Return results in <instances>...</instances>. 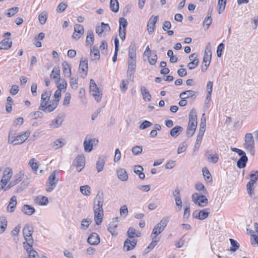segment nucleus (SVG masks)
<instances>
[{"label": "nucleus", "instance_id": "nucleus-1", "mask_svg": "<svg viewBox=\"0 0 258 258\" xmlns=\"http://www.w3.org/2000/svg\"><path fill=\"white\" fill-rule=\"evenodd\" d=\"M243 146L247 152L249 153L251 155H254L255 153L254 142L252 134H245Z\"/></svg>", "mask_w": 258, "mask_h": 258}, {"label": "nucleus", "instance_id": "nucleus-2", "mask_svg": "<svg viewBox=\"0 0 258 258\" xmlns=\"http://www.w3.org/2000/svg\"><path fill=\"white\" fill-rule=\"evenodd\" d=\"M90 93L97 102H100L102 97V92L99 90L93 79H91L90 81Z\"/></svg>", "mask_w": 258, "mask_h": 258}, {"label": "nucleus", "instance_id": "nucleus-3", "mask_svg": "<svg viewBox=\"0 0 258 258\" xmlns=\"http://www.w3.org/2000/svg\"><path fill=\"white\" fill-rule=\"evenodd\" d=\"M231 150L232 151L237 153L240 156V159L237 162V166L239 168H244L248 161V158L246 153L243 150L236 148H231Z\"/></svg>", "mask_w": 258, "mask_h": 258}, {"label": "nucleus", "instance_id": "nucleus-4", "mask_svg": "<svg viewBox=\"0 0 258 258\" xmlns=\"http://www.w3.org/2000/svg\"><path fill=\"white\" fill-rule=\"evenodd\" d=\"M169 221V218L167 217H164L162 218L159 223L157 224L154 227L151 236L152 234L155 235L154 236H157L160 234L162 231H164L166 228L167 224Z\"/></svg>", "mask_w": 258, "mask_h": 258}, {"label": "nucleus", "instance_id": "nucleus-5", "mask_svg": "<svg viewBox=\"0 0 258 258\" xmlns=\"http://www.w3.org/2000/svg\"><path fill=\"white\" fill-rule=\"evenodd\" d=\"M57 174L58 172L54 170L49 175L47 180L48 187L46 189L47 192H51L56 187L58 181V179L56 177Z\"/></svg>", "mask_w": 258, "mask_h": 258}, {"label": "nucleus", "instance_id": "nucleus-6", "mask_svg": "<svg viewBox=\"0 0 258 258\" xmlns=\"http://www.w3.org/2000/svg\"><path fill=\"white\" fill-rule=\"evenodd\" d=\"M104 195L102 191H99L93 202V210H103Z\"/></svg>", "mask_w": 258, "mask_h": 258}, {"label": "nucleus", "instance_id": "nucleus-7", "mask_svg": "<svg viewBox=\"0 0 258 258\" xmlns=\"http://www.w3.org/2000/svg\"><path fill=\"white\" fill-rule=\"evenodd\" d=\"M144 58L147 60L150 64H155L157 60V56L155 52L152 51L149 46H147L144 52Z\"/></svg>", "mask_w": 258, "mask_h": 258}, {"label": "nucleus", "instance_id": "nucleus-8", "mask_svg": "<svg viewBox=\"0 0 258 258\" xmlns=\"http://www.w3.org/2000/svg\"><path fill=\"white\" fill-rule=\"evenodd\" d=\"M30 132L26 131L24 134L18 135L13 139H9L8 142L14 145H20L24 143L29 137Z\"/></svg>", "mask_w": 258, "mask_h": 258}, {"label": "nucleus", "instance_id": "nucleus-9", "mask_svg": "<svg viewBox=\"0 0 258 258\" xmlns=\"http://www.w3.org/2000/svg\"><path fill=\"white\" fill-rule=\"evenodd\" d=\"M192 199L195 204L200 207H205L208 203V200L205 195H200L198 193L192 195Z\"/></svg>", "mask_w": 258, "mask_h": 258}, {"label": "nucleus", "instance_id": "nucleus-10", "mask_svg": "<svg viewBox=\"0 0 258 258\" xmlns=\"http://www.w3.org/2000/svg\"><path fill=\"white\" fill-rule=\"evenodd\" d=\"M98 140L95 138L90 139L86 137L84 141L83 145L84 151L86 152H90L93 149V145H97Z\"/></svg>", "mask_w": 258, "mask_h": 258}, {"label": "nucleus", "instance_id": "nucleus-11", "mask_svg": "<svg viewBox=\"0 0 258 258\" xmlns=\"http://www.w3.org/2000/svg\"><path fill=\"white\" fill-rule=\"evenodd\" d=\"M64 115L63 114H59L53 119H52L49 124L50 128H56L60 127L64 121Z\"/></svg>", "mask_w": 258, "mask_h": 258}, {"label": "nucleus", "instance_id": "nucleus-12", "mask_svg": "<svg viewBox=\"0 0 258 258\" xmlns=\"http://www.w3.org/2000/svg\"><path fill=\"white\" fill-rule=\"evenodd\" d=\"M74 32L72 35V38L77 40H79L84 33V27L80 24H75L74 26Z\"/></svg>", "mask_w": 258, "mask_h": 258}, {"label": "nucleus", "instance_id": "nucleus-13", "mask_svg": "<svg viewBox=\"0 0 258 258\" xmlns=\"http://www.w3.org/2000/svg\"><path fill=\"white\" fill-rule=\"evenodd\" d=\"M159 19L158 16H151L147 23V30L149 34H152L156 28V23Z\"/></svg>", "mask_w": 258, "mask_h": 258}, {"label": "nucleus", "instance_id": "nucleus-14", "mask_svg": "<svg viewBox=\"0 0 258 258\" xmlns=\"http://www.w3.org/2000/svg\"><path fill=\"white\" fill-rule=\"evenodd\" d=\"M209 214L210 209L206 208L202 210L195 211L192 214V216L196 219L204 220L208 217Z\"/></svg>", "mask_w": 258, "mask_h": 258}, {"label": "nucleus", "instance_id": "nucleus-15", "mask_svg": "<svg viewBox=\"0 0 258 258\" xmlns=\"http://www.w3.org/2000/svg\"><path fill=\"white\" fill-rule=\"evenodd\" d=\"M118 218H113L112 222L110 223L108 226V230L113 236H116L118 234L117 227L118 226Z\"/></svg>", "mask_w": 258, "mask_h": 258}, {"label": "nucleus", "instance_id": "nucleus-16", "mask_svg": "<svg viewBox=\"0 0 258 258\" xmlns=\"http://www.w3.org/2000/svg\"><path fill=\"white\" fill-rule=\"evenodd\" d=\"M13 175V170L11 168L7 167L4 171L1 182H4L6 185L9 183Z\"/></svg>", "mask_w": 258, "mask_h": 258}, {"label": "nucleus", "instance_id": "nucleus-17", "mask_svg": "<svg viewBox=\"0 0 258 258\" xmlns=\"http://www.w3.org/2000/svg\"><path fill=\"white\" fill-rule=\"evenodd\" d=\"M212 58V50L211 47L209 44L205 48L204 55L203 57V63L205 64H210Z\"/></svg>", "mask_w": 258, "mask_h": 258}, {"label": "nucleus", "instance_id": "nucleus-18", "mask_svg": "<svg viewBox=\"0 0 258 258\" xmlns=\"http://www.w3.org/2000/svg\"><path fill=\"white\" fill-rule=\"evenodd\" d=\"M76 164V168L78 172H80L84 167L85 165V158L84 155L78 156L75 161Z\"/></svg>", "mask_w": 258, "mask_h": 258}, {"label": "nucleus", "instance_id": "nucleus-19", "mask_svg": "<svg viewBox=\"0 0 258 258\" xmlns=\"http://www.w3.org/2000/svg\"><path fill=\"white\" fill-rule=\"evenodd\" d=\"M95 31L98 35H101L103 32H109L110 31V27L108 24H105L102 22L100 26L96 27Z\"/></svg>", "mask_w": 258, "mask_h": 258}, {"label": "nucleus", "instance_id": "nucleus-20", "mask_svg": "<svg viewBox=\"0 0 258 258\" xmlns=\"http://www.w3.org/2000/svg\"><path fill=\"white\" fill-rule=\"evenodd\" d=\"M137 243V240L135 239H134L132 240L126 239L124 242L123 247L124 250L128 251L133 249L135 247Z\"/></svg>", "mask_w": 258, "mask_h": 258}, {"label": "nucleus", "instance_id": "nucleus-21", "mask_svg": "<svg viewBox=\"0 0 258 258\" xmlns=\"http://www.w3.org/2000/svg\"><path fill=\"white\" fill-rule=\"evenodd\" d=\"M197 126V122L190 121H188L186 134L188 138L192 137L195 132Z\"/></svg>", "mask_w": 258, "mask_h": 258}, {"label": "nucleus", "instance_id": "nucleus-22", "mask_svg": "<svg viewBox=\"0 0 258 258\" xmlns=\"http://www.w3.org/2000/svg\"><path fill=\"white\" fill-rule=\"evenodd\" d=\"M87 242L91 245H97L100 242V237L98 234L93 232L90 234Z\"/></svg>", "mask_w": 258, "mask_h": 258}, {"label": "nucleus", "instance_id": "nucleus-23", "mask_svg": "<svg viewBox=\"0 0 258 258\" xmlns=\"http://www.w3.org/2000/svg\"><path fill=\"white\" fill-rule=\"evenodd\" d=\"M17 204V202L16 196H12L10 199L9 205L7 207V211L10 213H13L15 210Z\"/></svg>", "mask_w": 258, "mask_h": 258}, {"label": "nucleus", "instance_id": "nucleus-24", "mask_svg": "<svg viewBox=\"0 0 258 258\" xmlns=\"http://www.w3.org/2000/svg\"><path fill=\"white\" fill-rule=\"evenodd\" d=\"M50 95L51 93L50 92L45 91L43 92L41 95V101L39 108H43L44 107V105H47L49 100Z\"/></svg>", "mask_w": 258, "mask_h": 258}, {"label": "nucleus", "instance_id": "nucleus-25", "mask_svg": "<svg viewBox=\"0 0 258 258\" xmlns=\"http://www.w3.org/2000/svg\"><path fill=\"white\" fill-rule=\"evenodd\" d=\"M116 174L118 179L122 181H125L128 179L127 172L123 168H120L117 169Z\"/></svg>", "mask_w": 258, "mask_h": 258}, {"label": "nucleus", "instance_id": "nucleus-26", "mask_svg": "<svg viewBox=\"0 0 258 258\" xmlns=\"http://www.w3.org/2000/svg\"><path fill=\"white\" fill-rule=\"evenodd\" d=\"M12 41L9 38H5L0 42V49L8 50L12 47Z\"/></svg>", "mask_w": 258, "mask_h": 258}, {"label": "nucleus", "instance_id": "nucleus-27", "mask_svg": "<svg viewBox=\"0 0 258 258\" xmlns=\"http://www.w3.org/2000/svg\"><path fill=\"white\" fill-rule=\"evenodd\" d=\"M257 176H256L254 179H250V180L247 183L246 188L247 192L249 195L251 197L253 194V184L258 179V172H256Z\"/></svg>", "mask_w": 258, "mask_h": 258}, {"label": "nucleus", "instance_id": "nucleus-28", "mask_svg": "<svg viewBox=\"0 0 258 258\" xmlns=\"http://www.w3.org/2000/svg\"><path fill=\"white\" fill-rule=\"evenodd\" d=\"M94 212V220L97 225H100L103 217V210H93Z\"/></svg>", "mask_w": 258, "mask_h": 258}, {"label": "nucleus", "instance_id": "nucleus-29", "mask_svg": "<svg viewBox=\"0 0 258 258\" xmlns=\"http://www.w3.org/2000/svg\"><path fill=\"white\" fill-rule=\"evenodd\" d=\"M205 155L207 158V161L213 164L218 162L219 159V155L217 154L212 155L210 152H207Z\"/></svg>", "mask_w": 258, "mask_h": 258}, {"label": "nucleus", "instance_id": "nucleus-30", "mask_svg": "<svg viewBox=\"0 0 258 258\" xmlns=\"http://www.w3.org/2000/svg\"><path fill=\"white\" fill-rule=\"evenodd\" d=\"M22 211L26 215L31 216L33 215L35 212L34 208L29 205H24L22 208Z\"/></svg>", "mask_w": 258, "mask_h": 258}, {"label": "nucleus", "instance_id": "nucleus-31", "mask_svg": "<svg viewBox=\"0 0 258 258\" xmlns=\"http://www.w3.org/2000/svg\"><path fill=\"white\" fill-rule=\"evenodd\" d=\"M140 90L143 99L146 101H150L151 100V95L147 88L145 86H142Z\"/></svg>", "mask_w": 258, "mask_h": 258}, {"label": "nucleus", "instance_id": "nucleus-32", "mask_svg": "<svg viewBox=\"0 0 258 258\" xmlns=\"http://www.w3.org/2000/svg\"><path fill=\"white\" fill-rule=\"evenodd\" d=\"M183 128L180 126H175L170 132V135L174 138H177L183 131Z\"/></svg>", "mask_w": 258, "mask_h": 258}, {"label": "nucleus", "instance_id": "nucleus-33", "mask_svg": "<svg viewBox=\"0 0 258 258\" xmlns=\"http://www.w3.org/2000/svg\"><path fill=\"white\" fill-rule=\"evenodd\" d=\"M8 221L5 216L0 217V234L5 232L7 227Z\"/></svg>", "mask_w": 258, "mask_h": 258}, {"label": "nucleus", "instance_id": "nucleus-34", "mask_svg": "<svg viewBox=\"0 0 258 258\" xmlns=\"http://www.w3.org/2000/svg\"><path fill=\"white\" fill-rule=\"evenodd\" d=\"M33 232V229L32 226L29 224H26L23 228V234L24 237L29 236L32 235Z\"/></svg>", "mask_w": 258, "mask_h": 258}, {"label": "nucleus", "instance_id": "nucleus-35", "mask_svg": "<svg viewBox=\"0 0 258 258\" xmlns=\"http://www.w3.org/2000/svg\"><path fill=\"white\" fill-rule=\"evenodd\" d=\"M127 235L130 238H134L135 237H140L141 235V233L139 231H137L136 230L133 228L130 227L127 231Z\"/></svg>", "mask_w": 258, "mask_h": 258}, {"label": "nucleus", "instance_id": "nucleus-36", "mask_svg": "<svg viewBox=\"0 0 258 258\" xmlns=\"http://www.w3.org/2000/svg\"><path fill=\"white\" fill-rule=\"evenodd\" d=\"M94 42V36L92 31H89L88 32L86 39V43L87 45L89 46H92Z\"/></svg>", "mask_w": 258, "mask_h": 258}, {"label": "nucleus", "instance_id": "nucleus-37", "mask_svg": "<svg viewBox=\"0 0 258 258\" xmlns=\"http://www.w3.org/2000/svg\"><path fill=\"white\" fill-rule=\"evenodd\" d=\"M195 95V92L192 90H186L182 92L179 94V97L181 99H186L192 97Z\"/></svg>", "mask_w": 258, "mask_h": 258}, {"label": "nucleus", "instance_id": "nucleus-38", "mask_svg": "<svg viewBox=\"0 0 258 258\" xmlns=\"http://www.w3.org/2000/svg\"><path fill=\"white\" fill-rule=\"evenodd\" d=\"M35 202L39 205L44 206L48 203V200L46 197L40 196L35 199Z\"/></svg>", "mask_w": 258, "mask_h": 258}, {"label": "nucleus", "instance_id": "nucleus-39", "mask_svg": "<svg viewBox=\"0 0 258 258\" xmlns=\"http://www.w3.org/2000/svg\"><path fill=\"white\" fill-rule=\"evenodd\" d=\"M66 143V140L63 138L56 139L53 142V147L55 149H58L62 147Z\"/></svg>", "mask_w": 258, "mask_h": 258}, {"label": "nucleus", "instance_id": "nucleus-40", "mask_svg": "<svg viewBox=\"0 0 258 258\" xmlns=\"http://www.w3.org/2000/svg\"><path fill=\"white\" fill-rule=\"evenodd\" d=\"M25 240V242H23L24 248L26 247H30L32 248L33 244V239L32 237V235L29 236L24 237Z\"/></svg>", "mask_w": 258, "mask_h": 258}, {"label": "nucleus", "instance_id": "nucleus-41", "mask_svg": "<svg viewBox=\"0 0 258 258\" xmlns=\"http://www.w3.org/2000/svg\"><path fill=\"white\" fill-rule=\"evenodd\" d=\"M51 79L55 80L56 81L58 82L60 79V71L59 69L57 67H54L50 75Z\"/></svg>", "mask_w": 258, "mask_h": 258}, {"label": "nucleus", "instance_id": "nucleus-42", "mask_svg": "<svg viewBox=\"0 0 258 258\" xmlns=\"http://www.w3.org/2000/svg\"><path fill=\"white\" fill-rule=\"evenodd\" d=\"M105 160L103 158H99L97 161L96 165V168L97 172L99 173L102 171L104 167Z\"/></svg>", "mask_w": 258, "mask_h": 258}, {"label": "nucleus", "instance_id": "nucleus-43", "mask_svg": "<svg viewBox=\"0 0 258 258\" xmlns=\"http://www.w3.org/2000/svg\"><path fill=\"white\" fill-rule=\"evenodd\" d=\"M158 241L159 240L157 239V237H156V236H154L152 238V242L145 249L146 253L149 252L152 249H153V248L157 244Z\"/></svg>", "mask_w": 258, "mask_h": 258}, {"label": "nucleus", "instance_id": "nucleus-44", "mask_svg": "<svg viewBox=\"0 0 258 258\" xmlns=\"http://www.w3.org/2000/svg\"><path fill=\"white\" fill-rule=\"evenodd\" d=\"M90 58L92 60H98L100 58V53L98 50L93 48L91 49Z\"/></svg>", "mask_w": 258, "mask_h": 258}, {"label": "nucleus", "instance_id": "nucleus-45", "mask_svg": "<svg viewBox=\"0 0 258 258\" xmlns=\"http://www.w3.org/2000/svg\"><path fill=\"white\" fill-rule=\"evenodd\" d=\"M110 8L113 12H117L119 10V4L117 0H110Z\"/></svg>", "mask_w": 258, "mask_h": 258}, {"label": "nucleus", "instance_id": "nucleus-46", "mask_svg": "<svg viewBox=\"0 0 258 258\" xmlns=\"http://www.w3.org/2000/svg\"><path fill=\"white\" fill-rule=\"evenodd\" d=\"M136 70V66H128V70L127 71V78L131 80H133L134 79V74Z\"/></svg>", "mask_w": 258, "mask_h": 258}, {"label": "nucleus", "instance_id": "nucleus-47", "mask_svg": "<svg viewBox=\"0 0 258 258\" xmlns=\"http://www.w3.org/2000/svg\"><path fill=\"white\" fill-rule=\"evenodd\" d=\"M199 55L197 53H192L189 56V59L190 62L188 64H198L199 62Z\"/></svg>", "mask_w": 258, "mask_h": 258}, {"label": "nucleus", "instance_id": "nucleus-48", "mask_svg": "<svg viewBox=\"0 0 258 258\" xmlns=\"http://www.w3.org/2000/svg\"><path fill=\"white\" fill-rule=\"evenodd\" d=\"M203 174L204 176L205 179L207 182L212 181V176L210 173V171L206 167L203 169Z\"/></svg>", "mask_w": 258, "mask_h": 258}, {"label": "nucleus", "instance_id": "nucleus-49", "mask_svg": "<svg viewBox=\"0 0 258 258\" xmlns=\"http://www.w3.org/2000/svg\"><path fill=\"white\" fill-rule=\"evenodd\" d=\"M227 0H218V13L221 14L224 12Z\"/></svg>", "mask_w": 258, "mask_h": 258}, {"label": "nucleus", "instance_id": "nucleus-50", "mask_svg": "<svg viewBox=\"0 0 258 258\" xmlns=\"http://www.w3.org/2000/svg\"><path fill=\"white\" fill-rule=\"evenodd\" d=\"M47 19V14L46 12H43L38 15V20L41 25L44 24Z\"/></svg>", "mask_w": 258, "mask_h": 258}, {"label": "nucleus", "instance_id": "nucleus-51", "mask_svg": "<svg viewBox=\"0 0 258 258\" xmlns=\"http://www.w3.org/2000/svg\"><path fill=\"white\" fill-rule=\"evenodd\" d=\"M88 66H79V72L81 75V77L83 78H85L87 75L88 70Z\"/></svg>", "mask_w": 258, "mask_h": 258}, {"label": "nucleus", "instance_id": "nucleus-52", "mask_svg": "<svg viewBox=\"0 0 258 258\" xmlns=\"http://www.w3.org/2000/svg\"><path fill=\"white\" fill-rule=\"evenodd\" d=\"M28 253L29 254V256L31 258H34L36 256H38V253L33 248V247L32 248L26 247L24 248Z\"/></svg>", "mask_w": 258, "mask_h": 258}, {"label": "nucleus", "instance_id": "nucleus-53", "mask_svg": "<svg viewBox=\"0 0 258 258\" xmlns=\"http://www.w3.org/2000/svg\"><path fill=\"white\" fill-rule=\"evenodd\" d=\"M196 188L199 191L201 192L202 195H206L208 194V191L204 185L201 183H198L196 185Z\"/></svg>", "mask_w": 258, "mask_h": 258}, {"label": "nucleus", "instance_id": "nucleus-54", "mask_svg": "<svg viewBox=\"0 0 258 258\" xmlns=\"http://www.w3.org/2000/svg\"><path fill=\"white\" fill-rule=\"evenodd\" d=\"M128 55L130 60L132 63L134 62L136 59V50L133 48L130 49Z\"/></svg>", "mask_w": 258, "mask_h": 258}, {"label": "nucleus", "instance_id": "nucleus-55", "mask_svg": "<svg viewBox=\"0 0 258 258\" xmlns=\"http://www.w3.org/2000/svg\"><path fill=\"white\" fill-rule=\"evenodd\" d=\"M229 241L232 246V247L230 248V250L233 252L236 251L239 247V244L236 241L232 238H230Z\"/></svg>", "mask_w": 258, "mask_h": 258}, {"label": "nucleus", "instance_id": "nucleus-56", "mask_svg": "<svg viewBox=\"0 0 258 258\" xmlns=\"http://www.w3.org/2000/svg\"><path fill=\"white\" fill-rule=\"evenodd\" d=\"M119 29L125 30L127 25V22L126 19L123 17L120 18L119 20Z\"/></svg>", "mask_w": 258, "mask_h": 258}, {"label": "nucleus", "instance_id": "nucleus-57", "mask_svg": "<svg viewBox=\"0 0 258 258\" xmlns=\"http://www.w3.org/2000/svg\"><path fill=\"white\" fill-rule=\"evenodd\" d=\"M19 11V8L17 7H13L11 9H9L8 10V12L7 13V16L9 17H11L14 16L16 13H18Z\"/></svg>", "mask_w": 258, "mask_h": 258}, {"label": "nucleus", "instance_id": "nucleus-58", "mask_svg": "<svg viewBox=\"0 0 258 258\" xmlns=\"http://www.w3.org/2000/svg\"><path fill=\"white\" fill-rule=\"evenodd\" d=\"M190 121L197 122V113L194 109H192L189 114V121Z\"/></svg>", "mask_w": 258, "mask_h": 258}, {"label": "nucleus", "instance_id": "nucleus-59", "mask_svg": "<svg viewBox=\"0 0 258 258\" xmlns=\"http://www.w3.org/2000/svg\"><path fill=\"white\" fill-rule=\"evenodd\" d=\"M43 116V113L39 111H35L30 114V117L33 119H36L38 118H42Z\"/></svg>", "mask_w": 258, "mask_h": 258}, {"label": "nucleus", "instance_id": "nucleus-60", "mask_svg": "<svg viewBox=\"0 0 258 258\" xmlns=\"http://www.w3.org/2000/svg\"><path fill=\"white\" fill-rule=\"evenodd\" d=\"M90 188L89 185L82 186L80 187V191L82 194L85 196H89L91 194Z\"/></svg>", "mask_w": 258, "mask_h": 258}, {"label": "nucleus", "instance_id": "nucleus-61", "mask_svg": "<svg viewBox=\"0 0 258 258\" xmlns=\"http://www.w3.org/2000/svg\"><path fill=\"white\" fill-rule=\"evenodd\" d=\"M23 176V174L21 172H20L14 176V179L11 181H12L15 185L22 180Z\"/></svg>", "mask_w": 258, "mask_h": 258}, {"label": "nucleus", "instance_id": "nucleus-62", "mask_svg": "<svg viewBox=\"0 0 258 258\" xmlns=\"http://www.w3.org/2000/svg\"><path fill=\"white\" fill-rule=\"evenodd\" d=\"M187 146V145L186 142H183L180 144L177 149V153L180 154L184 152L186 149Z\"/></svg>", "mask_w": 258, "mask_h": 258}, {"label": "nucleus", "instance_id": "nucleus-63", "mask_svg": "<svg viewBox=\"0 0 258 258\" xmlns=\"http://www.w3.org/2000/svg\"><path fill=\"white\" fill-rule=\"evenodd\" d=\"M127 80H123L120 84V88L122 92L124 93L127 89Z\"/></svg>", "mask_w": 258, "mask_h": 258}, {"label": "nucleus", "instance_id": "nucleus-64", "mask_svg": "<svg viewBox=\"0 0 258 258\" xmlns=\"http://www.w3.org/2000/svg\"><path fill=\"white\" fill-rule=\"evenodd\" d=\"M29 165L31 166L32 169L35 171H37L38 168L37 163L34 158L30 159L29 162Z\"/></svg>", "mask_w": 258, "mask_h": 258}]
</instances>
